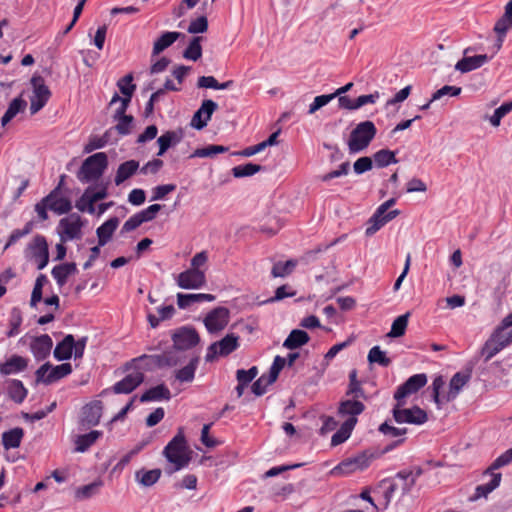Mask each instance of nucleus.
<instances>
[{
  "instance_id": "f257e3e1",
  "label": "nucleus",
  "mask_w": 512,
  "mask_h": 512,
  "mask_svg": "<svg viewBox=\"0 0 512 512\" xmlns=\"http://www.w3.org/2000/svg\"><path fill=\"white\" fill-rule=\"evenodd\" d=\"M163 455L170 463V466L165 469L166 473L169 475L188 466L191 457L182 431H179L166 445L163 450Z\"/></svg>"
},
{
  "instance_id": "f03ea898",
  "label": "nucleus",
  "mask_w": 512,
  "mask_h": 512,
  "mask_svg": "<svg viewBox=\"0 0 512 512\" xmlns=\"http://www.w3.org/2000/svg\"><path fill=\"white\" fill-rule=\"evenodd\" d=\"M377 129L372 121L360 122L351 131L347 145L351 154L365 150L376 136Z\"/></svg>"
},
{
  "instance_id": "7ed1b4c3",
  "label": "nucleus",
  "mask_w": 512,
  "mask_h": 512,
  "mask_svg": "<svg viewBox=\"0 0 512 512\" xmlns=\"http://www.w3.org/2000/svg\"><path fill=\"white\" fill-rule=\"evenodd\" d=\"M107 165V155L104 152L95 153L84 160L77 173V178L82 183L95 181L102 176Z\"/></svg>"
},
{
  "instance_id": "20e7f679",
  "label": "nucleus",
  "mask_w": 512,
  "mask_h": 512,
  "mask_svg": "<svg viewBox=\"0 0 512 512\" xmlns=\"http://www.w3.org/2000/svg\"><path fill=\"white\" fill-rule=\"evenodd\" d=\"M86 343L87 337L75 341L73 335L68 334L56 345L53 355L58 361L68 360L72 355L75 359L82 358Z\"/></svg>"
},
{
  "instance_id": "39448f33",
  "label": "nucleus",
  "mask_w": 512,
  "mask_h": 512,
  "mask_svg": "<svg viewBox=\"0 0 512 512\" xmlns=\"http://www.w3.org/2000/svg\"><path fill=\"white\" fill-rule=\"evenodd\" d=\"M403 405L404 402L399 400L393 407L392 413L396 423L422 425L427 421V413L424 410L418 406L404 408Z\"/></svg>"
},
{
  "instance_id": "423d86ee",
  "label": "nucleus",
  "mask_w": 512,
  "mask_h": 512,
  "mask_svg": "<svg viewBox=\"0 0 512 512\" xmlns=\"http://www.w3.org/2000/svg\"><path fill=\"white\" fill-rule=\"evenodd\" d=\"M71 372L72 366L70 363L53 366L46 362L36 370V381L49 385L68 376Z\"/></svg>"
},
{
  "instance_id": "0eeeda50",
  "label": "nucleus",
  "mask_w": 512,
  "mask_h": 512,
  "mask_svg": "<svg viewBox=\"0 0 512 512\" xmlns=\"http://www.w3.org/2000/svg\"><path fill=\"white\" fill-rule=\"evenodd\" d=\"M239 347V337L234 333L227 334L219 341L213 342L208 348L205 356L207 362H212L217 357H225Z\"/></svg>"
},
{
  "instance_id": "6e6552de",
  "label": "nucleus",
  "mask_w": 512,
  "mask_h": 512,
  "mask_svg": "<svg viewBox=\"0 0 512 512\" xmlns=\"http://www.w3.org/2000/svg\"><path fill=\"white\" fill-rule=\"evenodd\" d=\"M83 222L81 217L72 213L65 218H62L58 224V233L63 242L80 239L82 236Z\"/></svg>"
},
{
  "instance_id": "1a4fd4ad",
  "label": "nucleus",
  "mask_w": 512,
  "mask_h": 512,
  "mask_svg": "<svg viewBox=\"0 0 512 512\" xmlns=\"http://www.w3.org/2000/svg\"><path fill=\"white\" fill-rule=\"evenodd\" d=\"M31 84L33 93L30 98V112L31 114H36L46 105L51 96V92L45 84L44 79L41 77H33Z\"/></svg>"
},
{
  "instance_id": "9d476101",
  "label": "nucleus",
  "mask_w": 512,
  "mask_h": 512,
  "mask_svg": "<svg viewBox=\"0 0 512 512\" xmlns=\"http://www.w3.org/2000/svg\"><path fill=\"white\" fill-rule=\"evenodd\" d=\"M230 312L225 307H217L204 318V325L211 334L222 331L229 323Z\"/></svg>"
},
{
  "instance_id": "9b49d317",
  "label": "nucleus",
  "mask_w": 512,
  "mask_h": 512,
  "mask_svg": "<svg viewBox=\"0 0 512 512\" xmlns=\"http://www.w3.org/2000/svg\"><path fill=\"white\" fill-rule=\"evenodd\" d=\"M28 253L35 260L37 269H44L49 261L48 244L43 236H36L28 245Z\"/></svg>"
},
{
  "instance_id": "f8f14e48",
  "label": "nucleus",
  "mask_w": 512,
  "mask_h": 512,
  "mask_svg": "<svg viewBox=\"0 0 512 512\" xmlns=\"http://www.w3.org/2000/svg\"><path fill=\"white\" fill-rule=\"evenodd\" d=\"M176 283L182 289H199L206 283L205 271L189 268L178 274Z\"/></svg>"
},
{
  "instance_id": "ddd939ff",
  "label": "nucleus",
  "mask_w": 512,
  "mask_h": 512,
  "mask_svg": "<svg viewBox=\"0 0 512 512\" xmlns=\"http://www.w3.org/2000/svg\"><path fill=\"white\" fill-rule=\"evenodd\" d=\"M174 347L178 350H187L196 346L199 341L197 331L192 327H181L173 334Z\"/></svg>"
},
{
  "instance_id": "4468645a",
  "label": "nucleus",
  "mask_w": 512,
  "mask_h": 512,
  "mask_svg": "<svg viewBox=\"0 0 512 512\" xmlns=\"http://www.w3.org/2000/svg\"><path fill=\"white\" fill-rule=\"evenodd\" d=\"M102 403L101 401L95 400L86 404L82 408L81 417L79 424L82 429H88L90 427L99 424L102 416Z\"/></svg>"
},
{
  "instance_id": "2eb2a0df",
  "label": "nucleus",
  "mask_w": 512,
  "mask_h": 512,
  "mask_svg": "<svg viewBox=\"0 0 512 512\" xmlns=\"http://www.w3.org/2000/svg\"><path fill=\"white\" fill-rule=\"evenodd\" d=\"M427 383V376L425 374H415L409 377L402 385H400L395 394L394 398L399 400H404L411 394L416 393L422 387H424Z\"/></svg>"
},
{
  "instance_id": "dca6fc26",
  "label": "nucleus",
  "mask_w": 512,
  "mask_h": 512,
  "mask_svg": "<svg viewBox=\"0 0 512 512\" xmlns=\"http://www.w3.org/2000/svg\"><path fill=\"white\" fill-rule=\"evenodd\" d=\"M370 458L361 454L353 458H348L339 463L334 469L335 475H348L356 471H362L369 466Z\"/></svg>"
},
{
  "instance_id": "f3484780",
  "label": "nucleus",
  "mask_w": 512,
  "mask_h": 512,
  "mask_svg": "<svg viewBox=\"0 0 512 512\" xmlns=\"http://www.w3.org/2000/svg\"><path fill=\"white\" fill-rule=\"evenodd\" d=\"M217 108L218 105L213 100H204L200 108L194 113L191 125L198 130L203 129L210 121L212 114Z\"/></svg>"
},
{
  "instance_id": "a211bd4d",
  "label": "nucleus",
  "mask_w": 512,
  "mask_h": 512,
  "mask_svg": "<svg viewBox=\"0 0 512 512\" xmlns=\"http://www.w3.org/2000/svg\"><path fill=\"white\" fill-rule=\"evenodd\" d=\"M60 186L53 189L46 197L49 210L58 215L69 213L72 209L71 201L66 197L59 196Z\"/></svg>"
},
{
  "instance_id": "6ab92c4d",
  "label": "nucleus",
  "mask_w": 512,
  "mask_h": 512,
  "mask_svg": "<svg viewBox=\"0 0 512 512\" xmlns=\"http://www.w3.org/2000/svg\"><path fill=\"white\" fill-rule=\"evenodd\" d=\"M143 380V373L140 371H134L115 383L112 389L116 394H129L134 391L143 382Z\"/></svg>"
},
{
  "instance_id": "aec40b11",
  "label": "nucleus",
  "mask_w": 512,
  "mask_h": 512,
  "mask_svg": "<svg viewBox=\"0 0 512 512\" xmlns=\"http://www.w3.org/2000/svg\"><path fill=\"white\" fill-rule=\"evenodd\" d=\"M53 347V341L47 334L32 338L30 350L37 360H44L50 355Z\"/></svg>"
},
{
  "instance_id": "412c9836",
  "label": "nucleus",
  "mask_w": 512,
  "mask_h": 512,
  "mask_svg": "<svg viewBox=\"0 0 512 512\" xmlns=\"http://www.w3.org/2000/svg\"><path fill=\"white\" fill-rule=\"evenodd\" d=\"M398 486V483L394 480L384 479L381 481L377 489L374 491L375 493L380 494V497L377 499L379 503V510H385L388 508Z\"/></svg>"
},
{
  "instance_id": "4be33fe9",
  "label": "nucleus",
  "mask_w": 512,
  "mask_h": 512,
  "mask_svg": "<svg viewBox=\"0 0 512 512\" xmlns=\"http://www.w3.org/2000/svg\"><path fill=\"white\" fill-rule=\"evenodd\" d=\"M399 214L400 211L397 209L385 213H379V210L376 209L373 216L369 219V226L366 228L365 234L367 236H372L386 223L396 218Z\"/></svg>"
},
{
  "instance_id": "5701e85b",
  "label": "nucleus",
  "mask_w": 512,
  "mask_h": 512,
  "mask_svg": "<svg viewBox=\"0 0 512 512\" xmlns=\"http://www.w3.org/2000/svg\"><path fill=\"white\" fill-rule=\"evenodd\" d=\"M184 137L182 129L169 130L163 133L158 139V156H162L169 148L176 146Z\"/></svg>"
},
{
  "instance_id": "b1692460",
  "label": "nucleus",
  "mask_w": 512,
  "mask_h": 512,
  "mask_svg": "<svg viewBox=\"0 0 512 512\" xmlns=\"http://www.w3.org/2000/svg\"><path fill=\"white\" fill-rule=\"evenodd\" d=\"M132 80V75L128 74L118 81V87L121 93L124 95L123 99L121 100V105L118 107V114L125 113L128 108L132 94L136 88V86L132 84Z\"/></svg>"
},
{
  "instance_id": "393cba45",
  "label": "nucleus",
  "mask_w": 512,
  "mask_h": 512,
  "mask_svg": "<svg viewBox=\"0 0 512 512\" xmlns=\"http://www.w3.org/2000/svg\"><path fill=\"white\" fill-rule=\"evenodd\" d=\"M488 61L489 57L486 54L463 57L456 63L455 69L460 71L461 73H467L477 68H480Z\"/></svg>"
},
{
  "instance_id": "a878e982",
  "label": "nucleus",
  "mask_w": 512,
  "mask_h": 512,
  "mask_svg": "<svg viewBox=\"0 0 512 512\" xmlns=\"http://www.w3.org/2000/svg\"><path fill=\"white\" fill-rule=\"evenodd\" d=\"M470 373L468 372H458L456 373L449 383V391L447 395L445 396V401L450 402L454 400L462 388L467 384V382L470 380Z\"/></svg>"
},
{
  "instance_id": "bb28decb",
  "label": "nucleus",
  "mask_w": 512,
  "mask_h": 512,
  "mask_svg": "<svg viewBox=\"0 0 512 512\" xmlns=\"http://www.w3.org/2000/svg\"><path fill=\"white\" fill-rule=\"evenodd\" d=\"M118 225L119 219L117 217H112L97 228L96 234L98 237L99 246H104L110 241Z\"/></svg>"
},
{
  "instance_id": "cd10ccee",
  "label": "nucleus",
  "mask_w": 512,
  "mask_h": 512,
  "mask_svg": "<svg viewBox=\"0 0 512 512\" xmlns=\"http://www.w3.org/2000/svg\"><path fill=\"white\" fill-rule=\"evenodd\" d=\"M215 300V296L212 294L198 293V294H177V304L179 308L186 309L191 305L200 302H212Z\"/></svg>"
},
{
  "instance_id": "c85d7f7f",
  "label": "nucleus",
  "mask_w": 512,
  "mask_h": 512,
  "mask_svg": "<svg viewBox=\"0 0 512 512\" xmlns=\"http://www.w3.org/2000/svg\"><path fill=\"white\" fill-rule=\"evenodd\" d=\"M27 365L28 362L24 357L13 355L6 362L0 364V373L2 375L16 374L25 370Z\"/></svg>"
},
{
  "instance_id": "c756f323",
  "label": "nucleus",
  "mask_w": 512,
  "mask_h": 512,
  "mask_svg": "<svg viewBox=\"0 0 512 512\" xmlns=\"http://www.w3.org/2000/svg\"><path fill=\"white\" fill-rule=\"evenodd\" d=\"M77 272L75 263H63L55 266L52 269V276L56 280L57 284L62 287L66 284L69 276Z\"/></svg>"
},
{
  "instance_id": "7c9ffc66",
  "label": "nucleus",
  "mask_w": 512,
  "mask_h": 512,
  "mask_svg": "<svg viewBox=\"0 0 512 512\" xmlns=\"http://www.w3.org/2000/svg\"><path fill=\"white\" fill-rule=\"evenodd\" d=\"M24 436V430L20 427H15L2 434V445L5 450L18 448Z\"/></svg>"
},
{
  "instance_id": "2f4dec72",
  "label": "nucleus",
  "mask_w": 512,
  "mask_h": 512,
  "mask_svg": "<svg viewBox=\"0 0 512 512\" xmlns=\"http://www.w3.org/2000/svg\"><path fill=\"white\" fill-rule=\"evenodd\" d=\"M102 435V431L93 430L77 436L75 439V451L81 453L87 451Z\"/></svg>"
},
{
  "instance_id": "473e14b6",
  "label": "nucleus",
  "mask_w": 512,
  "mask_h": 512,
  "mask_svg": "<svg viewBox=\"0 0 512 512\" xmlns=\"http://www.w3.org/2000/svg\"><path fill=\"white\" fill-rule=\"evenodd\" d=\"M182 34L180 32L175 31H167L163 33L153 45L152 55L156 56L164 51L166 48L170 47L176 40L180 38Z\"/></svg>"
},
{
  "instance_id": "72a5a7b5",
  "label": "nucleus",
  "mask_w": 512,
  "mask_h": 512,
  "mask_svg": "<svg viewBox=\"0 0 512 512\" xmlns=\"http://www.w3.org/2000/svg\"><path fill=\"white\" fill-rule=\"evenodd\" d=\"M357 418H347L341 425L340 429L332 436L331 445L337 446L345 442L351 435Z\"/></svg>"
},
{
  "instance_id": "f704fd0d",
  "label": "nucleus",
  "mask_w": 512,
  "mask_h": 512,
  "mask_svg": "<svg viewBox=\"0 0 512 512\" xmlns=\"http://www.w3.org/2000/svg\"><path fill=\"white\" fill-rule=\"evenodd\" d=\"M139 168V162L136 160H128L119 165L116 176H115V184L120 185L127 179H129L132 175L136 173Z\"/></svg>"
},
{
  "instance_id": "c9c22d12",
  "label": "nucleus",
  "mask_w": 512,
  "mask_h": 512,
  "mask_svg": "<svg viewBox=\"0 0 512 512\" xmlns=\"http://www.w3.org/2000/svg\"><path fill=\"white\" fill-rule=\"evenodd\" d=\"M198 365L199 357L195 356L189 361V363L186 366L175 371V378L182 383L192 382L195 378V373L198 368Z\"/></svg>"
},
{
  "instance_id": "e433bc0d",
  "label": "nucleus",
  "mask_w": 512,
  "mask_h": 512,
  "mask_svg": "<svg viewBox=\"0 0 512 512\" xmlns=\"http://www.w3.org/2000/svg\"><path fill=\"white\" fill-rule=\"evenodd\" d=\"M171 398L170 390L164 385L160 384L148 389L140 397L141 402L159 401L162 399L169 400Z\"/></svg>"
},
{
  "instance_id": "4c0bfd02",
  "label": "nucleus",
  "mask_w": 512,
  "mask_h": 512,
  "mask_svg": "<svg viewBox=\"0 0 512 512\" xmlns=\"http://www.w3.org/2000/svg\"><path fill=\"white\" fill-rule=\"evenodd\" d=\"M309 339L307 332L300 329H294L285 339L283 346L287 349L293 350L308 343Z\"/></svg>"
},
{
  "instance_id": "58836bf2",
  "label": "nucleus",
  "mask_w": 512,
  "mask_h": 512,
  "mask_svg": "<svg viewBox=\"0 0 512 512\" xmlns=\"http://www.w3.org/2000/svg\"><path fill=\"white\" fill-rule=\"evenodd\" d=\"M491 473V480L490 482L482 485H478L475 489V494L473 499H479L481 497L486 498L491 492H493L496 488L499 487L502 475L500 473Z\"/></svg>"
},
{
  "instance_id": "ea45409f",
  "label": "nucleus",
  "mask_w": 512,
  "mask_h": 512,
  "mask_svg": "<svg viewBox=\"0 0 512 512\" xmlns=\"http://www.w3.org/2000/svg\"><path fill=\"white\" fill-rule=\"evenodd\" d=\"M161 473L160 469H140L135 473V480L144 487H150L159 480Z\"/></svg>"
},
{
  "instance_id": "a19ab883",
  "label": "nucleus",
  "mask_w": 512,
  "mask_h": 512,
  "mask_svg": "<svg viewBox=\"0 0 512 512\" xmlns=\"http://www.w3.org/2000/svg\"><path fill=\"white\" fill-rule=\"evenodd\" d=\"M512 27V0L505 6L503 16L496 22L494 31L501 36H505L506 32Z\"/></svg>"
},
{
  "instance_id": "79ce46f5",
  "label": "nucleus",
  "mask_w": 512,
  "mask_h": 512,
  "mask_svg": "<svg viewBox=\"0 0 512 512\" xmlns=\"http://www.w3.org/2000/svg\"><path fill=\"white\" fill-rule=\"evenodd\" d=\"M364 410V404L358 400H346L340 404L339 414L348 416V418H356Z\"/></svg>"
},
{
  "instance_id": "37998d69",
  "label": "nucleus",
  "mask_w": 512,
  "mask_h": 512,
  "mask_svg": "<svg viewBox=\"0 0 512 512\" xmlns=\"http://www.w3.org/2000/svg\"><path fill=\"white\" fill-rule=\"evenodd\" d=\"M8 395L16 403H22L27 396V389L20 380L13 379L8 385Z\"/></svg>"
},
{
  "instance_id": "c03bdc74",
  "label": "nucleus",
  "mask_w": 512,
  "mask_h": 512,
  "mask_svg": "<svg viewBox=\"0 0 512 512\" xmlns=\"http://www.w3.org/2000/svg\"><path fill=\"white\" fill-rule=\"evenodd\" d=\"M26 106V102L21 98H15L11 101L8 109L1 118V125H7L21 110Z\"/></svg>"
},
{
  "instance_id": "a18cd8bd",
  "label": "nucleus",
  "mask_w": 512,
  "mask_h": 512,
  "mask_svg": "<svg viewBox=\"0 0 512 512\" xmlns=\"http://www.w3.org/2000/svg\"><path fill=\"white\" fill-rule=\"evenodd\" d=\"M102 486V481H94L90 484L78 487L75 491V498L79 501L87 500L96 495Z\"/></svg>"
},
{
  "instance_id": "49530a36",
  "label": "nucleus",
  "mask_w": 512,
  "mask_h": 512,
  "mask_svg": "<svg viewBox=\"0 0 512 512\" xmlns=\"http://www.w3.org/2000/svg\"><path fill=\"white\" fill-rule=\"evenodd\" d=\"M410 317V312H407L403 315L398 316L392 323L391 330L387 334L388 337L396 338L404 335L407 325L408 319Z\"/></svg>"
},
{
  "instance_id": "de8ad7c7",
  "label": "nucleus",
  "mask_w": 512,
  "mask_h": 512,
  "mask_svg": "<svg viewBox=\"0 0 512 512\" xmlns=\"http://www.w3.org/2000/svg\"><path fill=\"white\" fill-rule=\"evenodd\" d=\"M297 265V261L290 259L286 262H277L273 265L271 274L274 278L285 277L292 273Z\"/></svg>"
},
{
  "instance_id": "09e8293b",
  "label": "nucleus",
  "mask_w": 512,
  "mask_h": 512,
  "mask_svg": "<svg viewBox=\"0 0 512 512\" xmlns=\"http://www.w3.org/2000/svg\"><path fill=\"white\" fill-rule=\"evenodd\" d=\"M228 151V147L222 145H208L203 148L196 149L191 155L190 158H208L213 157L219 153H224Z\"/></svg>"
},
{
  "instance_id": "8fccbe9b",
  "label": "nucleus",
  "mask_w": 512,
  "mask_h": 512,
  "mask_svg": "<svg viewBox=\"0 0 512 512\" xmlns=\"http://www.w3.org/2000/svg\"><path fill=\"white\" fill-rule=\"evenodd\" d=\"M22 313L19 308H12L9 316V326L10 329L7 331L6 335L8 337H14L19 334V328L22 324Z\"/></svg>"
},
{
  "instance_id": "3c124183",
  "label": "nucleus",
  "mask_w": 512,
  "mask_h": 512,
  "mask_svg": "<svg viewBox=\"0 0 512 512\" xmlns=\"http://www.w3.org/2000/svg\"><path fill=\"white\" fill-rule=\"evenodd\" d=\"M373 159L375 161V164L381 168L386 167L392 163L398 162V160L395 157V153L388 149H382V150L377 151L374 154Z\"/></svg>"
},
{
  "instance_id": "603ef678",
  "label": "nucleus",
  "mask_w": 512,
  "mask_h": 512,
  "mask_svg": "<svg viewBox=\"0 0 512 512\" xmlns=\"http://www.w3.org/2000/svg\"><path fill=\"white\" fill-rule=\"evenodd\" d=\"M200 41L201 37H194L188 47L185 49L183 57L188 60L197 61L202 56V47Z\"/></svg>"
},
{
  "instance_id": "864d4df0",
  "label": "nucleus",
  "mask_w": 512,
  "mask_h": 512,
  "mask_svg": "<svg viewBox=\"0 0 512 512\" xmlns=\"http://www.w3.org/2000/svg\"><path fill=\"white\" fill-rule=\"evenodd\" d=\"M262 170V166L254 163H247L244 165L235 166L232 169V174L236 178L248 177L256 174Z\"/></svg>"
},
{
  "instance_id": "5fc2aeb1",
  "label": "nucleus",
  "mask_w": 512,
  "mask_h": 512,
  "mask_svg": "<svg viewBox=\"0 0 512 512\" xmlns=\"http://www.w3.org/2000/svg\"><path fill=\"white\" fill-rule=\"evenodd\" d=\"M95 202L90 196V188H87L83 195L76 201L75 207L81 212L93 214L95 212Z\"/></svg>"
},
{
  "instance_id": "6e6d98bb",
  "label": "nucleus",
  "mask_w": 512,
  "mask_h": 512,
  "mask_svg": "<svg viewBox=\"0 0 512 512\" xmlns=\"http://www.w3.org/2000/svg\"><path fill=\"white\" fill-rule=\"evenodd\" d=\"M367 358L370 363H377L382 367H388L391 363L390 358L386 356V353L379 346L372 347Z\"/></svg>"
},
{
  "instance_id": "4d7b16f0",
  "label": "nucleus",
  "mask_w": 512,
  "mask_h": 512,
  "mask_svg": "<svg viewBox=\"0 0 512 512\" xmlns=\"http://www.w3.org/2000/svg\"><path fill=\"white\" fill-rule=\"evenodd\" d=\"M115 119L118 120L115 129L122 135H127L131 132L133 117L130 115L118 114V109L115 112Z\"/></svg>"
},
{
  "instance_id": "13d9d810",
  "label": "nucleus",
  "mask_w": 512,
  "mask_h": 512,
  "mask_svg": "<svg viewBox=\"0 0 512 512\" xmlns=\"http://www.w3.org/2000/svg\"><path fill=\"white\" fill-rule=\"evenodd\" d=\"M47 283V277L44 274H40L35 281L34 288L31 294L30 305L31 307H36L37 303H39L42 299V289L44 285Z\"/></svg>"
},
{
  "instance_id": "bf43d9fd",
  "label": "nucleus",
  "mask_w": 512,
  "mask_h": 512,
  "mask_svg": "<svg viewBox=\"0 0 512 512\" xmlns=\"http://www.w3.org/2000/svg\"><path fill=\"white\" fill-rule=\"evenodd\" d=\"M502 349L490 336L481 348V355L484 357V361L488 362L495 355H497Z\"/></svg>"
},
{
  "instance_id": "052dcab7",
  "label": "nucleus",
  "mask_w": 512,
  "mask_h": 512,
  "mask_svg": "<svg viewBox=\"0 0 512 512\" xmlns=\"http://www.w3.org/2000/svg\"><path fill=\"white\" fill-rule=\"evenodd\" d=\"M274 381L269 377L268 374H264L259 377L252 385V392L256 396H261L266 393L268 386L273 384Z\"/></svg>"
},
{
  "instance_id": "680f3d73",
  "label": "nucleus",
  "mask_w": 512,
  "mask_h": 512,
  "mask_svg": "<svg viewBox=\"0 0 512 512\" xmlns=\"http://www.w3.org/2000/svg\"><path fill=\"white\" fill-rule=\"evenodd\" d=\"M512 111V101L508 103L502 104L498 107L493 115L490 117V123L494 127H498L500 125L501 119L506 116L508 113Z\"/></svg>"
},
{
  "instance_id": "e2e57ef3",
  "label": "nucleus",
  "mask_w": 512,
  "mask_h": 512,
  "mask_svg": "<svg viewBox=\"0 0 512 512\" xmlns=\"http://www.w3.org/2000/svg\"><path fill=\"white\" fill-rule=\"evenodd\" d=\"M512 462V448L505 451L499 457H497L491 466L487 469L486 473H490L493 470H497L501 467L509 465Z\"/></svg>"
},
{
  "instance_id": "0e129e2a",
  "label": "nucleus",
  "mask_w": 512,
  "mask_h": 512,
  "mask_svg": "<svg viewBox=\"0 0 512 512\" xmlns=\"http://www.w3.org/2000/svg\"><path fill=\"white\" fill-rule=\"evenodd\" d=\"M258 374L257 367L253 366L248 370L239 369L236 373L237 381L241 384L248 385Z\"/></svg>"
},
{
  "instance_id": "69168bd1",
  "label": "nucleus",
  "mask_w": 512,
  "mask_h": 512,
  "mask_svg": "<svg viewBox=\"0 0 512 512\" xmlns=\"http://www.w3.org/2000/svg\"><path fill=\"white\" fill-rule=\"evenodd\" d=\"M332 100L333 96H330V94L316 96L313 102L309 105L308 114H314L316 111L330 103Z\"/></svg>"
},
{
  "instance_id": "338daca9",
  "label": "nucleus",
  "mask_w": 512,
  "mask_h": 512,
  "mask_svg": "<svg viewBox=\"0 0 512 512\" xmlns=\"http://www.w3.org/2000/svg\"><path fill=\"white\" fill-rule=\"evenodd\" d=\"M208 29V21L205 16H200L192 20L188 26V32L191 34L204 33Z\"/></svg>"
},
{
  "instance_id": "774afa93",
  "label": "nucleus",
  "mask_w": 512,
  "mask_h": 512,
  "mask_svg": "<svg viewBox=\"0 0 512 512\" xmlns=\"http://www.w3.org/2000/svg\"><path fill=\"white\" fill-rule=\"evenodd\" d=\"M373 161L370 157H361L354 162L353 169L358 175L363 174L372 169Z\"/></svg>"
}]
</instances>
